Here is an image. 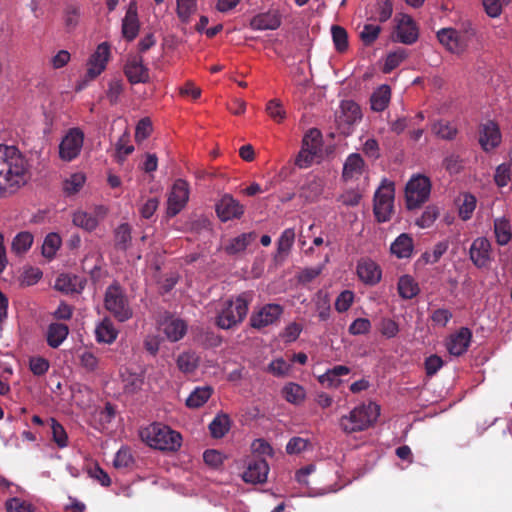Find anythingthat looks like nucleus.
<instances>
[{"instance_id":"4c0bfd02","label":"nucleus","mask_w":512,"mask_h":512,"mask_svg":"<svg viewBox=\"0 0 512 512\" xmlns=\"http://www.w3.org/2000/svg\"><path fill=\"white\" fill-rule=\"evenodd\" d=\"M398 292L403 299H412L418 295L420 288L412 276L403 275L398 281Z\"/></svg>"},{"instance_id":"603ef678","label":"nucleus","mask_w":512,"mask_h":512,"mask_svg":"<svg viewBox=\"0 0 512 512\" xmlns=\"http://www.w3.org/2000/svg\"><path fill=\"white\" fill-rule=\"evenodd\" d=\"M393 13V5L390 0H377L375 3L374 18L379 22H386Z\"/></svg>"},{"instance_id":"20e7f679","label":"nucleus","mask_w":512,"mask_h":512,"mask_svg":"<svg viewBox=\"0 0 512 512\" xmlns=\"http://www.w3.org/2000/svg\"><path fill=\"white\" fill-rule=\"evenodd\" d=\"M140 437L148 446L161 451H177L182 444V436L162 423H152L140 431Z\"/></svg>"},{"instance_id":"5fc2aeb1","label":"nucleus","mask_w":512,"mask_h":512,"mask_svg":"<svg viewBox=\"0 0 512 512\" xmlns=\"http://www.w3.org/2000/svg\"><path fill=\"white\" fill-rule=\"evenodd\" d=\"M86 472L91 479L100 485L104 487L110 486L111 478L97 463L87 466Z\"/></svg>"},{"instance_id":"b1692460","label":"nucleus","mask_w":512,"mask_h":512,"mask_svg":"<svg viewBox=\"0 0 512 512\" xmlns=\"http://www.w3.org/2000/svg\"><path fill=\"white\" fill-rule=\"evenodd\" d=\"M281 25V16L278 11L270 10L254 16L250 21L253 30H275Z\"/></svg>"},{"instance_id":"4be33fe9","label":"nucleus","mask_w":512,"mask_h":512,"mask_svg":"<svg viewBox=\"0 0 512 512\" xmlns=\"http://www.w3.org/2000/svg\"><path fill=\"white\" fill-rule=\"evenodd\" d=\"M139 20L137 14V4L131 1L126 14L122 20V34L128 41L135 39L139 32Z\"/></svg>"},{"instance_id":"c03bdc74","label":"nucleus","mask_w":512,"mask_h":512,"mask_svg":"<svg viewBox=\"0 0 512 512\" xmlns=\"http://www.w3.org/2000/svg\"><path fill=\"white\" fill-rule=\"evenodd\" d=\"M494 233L499 245H506L511 240V230L509 222L505 219H496L494 221Z\"/></svg>"},{"instance_id":"8fccbe9b","label":"nucleus","mask_w":512,"mask_h":512,"mask_svg":"<svg viewBox=\"0 0 512 512\" xmlns=\"http://www.w3.org/2000/svg\"><path fill=\"white\" fill-rule=\"evenodd\" d=\"M265 111L269 117L277 123H281L286 118V111L279 99L268 101Z\"/></svg>"},{"instance_id":"6e6d98bb","label":"nucleus","mask_w":512,"mask_h":512,"mask_svg":"<svg viewBox=\"0 0 512 512\" xmlns=\"http://www.w3.org/2000/svg\"><path fill=\"white\" fill-rule=\"evenodd\" d=\"M438 216L439 209L436 206H427L421 216L416 220V225L420 228H429L433 225Z\"/></svg>"},{"instance_id":"393cba45","label":"nucleus","mask_w":512,"mask_h":512,"mask_svg":"<svg viewBox=\"0 0 512 512\" xmlns=\"http://www.w3.org/2000/svg\"><path fill=\"white\" fill-rule=\"evenodd\" d=\"M390 252L398 259H409L414 253V240L410 234H400L390 245Z\"/></svg>"},{"instance_id":"ea45409f","label":"nucleus","mask_w":512,"mask_h":512,"mask_svg":"<svg viewBox=\"0 0 512 512\" xmlns=\"http://www.w3.org/2000/svg\"><path fill=\"white\" fill-rule=\"evenodd\" d=\"M282 394L287 402L295 405L303 402L306 396L304 388L294 382L287 383L282 389Z\"/></svg>"},{"instance_id":"f3484780","label":"nucleus","mask_w":512,"mask_h":512,"mask_svg":"<svg viewBox=\"0 0 512 512\" xmlns=\"http://www.w3.org/2000/svg\"><path fill=\"white\" fill-rule=\"evenodd\" d=\"M471 340V330L467 327H462L447 338L446 348L451 355L461 356L468 350Z\"/></svg>"},{"instance_id":"cd10ccee","label":"nucleus","mask_w":512,"mask_h":512,"mask_svg":"<svg viewBox=\"0 0 512 512\" xmlns=\"http://www.w3.org/2000/svg\"><path fill=\"white\" fill-rule=\"evenodd\" d=\"M324 190V183L321 179L314 177L309 180L300 189L299 196L307 203L315 202L319 199Z\"/></svg>"},{"instance_id":"39448f33","label":"nucleus","mask_w":512,"mask_h":512,"mask_svg":"<svg viewBox=\"0 0 512 512\" xmlns=\"http://www.w3.org/2000/svg\"><path fill=\"white\" fill-rule=\"evenodd\" d=\"M249 301L245 293L235 300L225 301L216 317L217 326L221 329H230L241 323L247 315Z\"/></svg>"},{"instance_id":"58836bf2","label":"nucleus","mask_w":512,"mask_h":512,"mask_svg":"<svg viewBox=\"0 0 512 512\" xmlns=\"http://www.w3.org/2000/svg\"><path fill=\"white\" fill-rule=\"evenodd\" d=\"M72 222L75 226L86 231L95 230L99 224V220L96 216L82 210L76 211L73 214Z\"/></svg>"},{"instance_id":"c756f323","label":"nucleus","mask_w":512,"mask_h":512,"mask_svg":"<svg viewBox=\"0 0 512 512\" xmlns=\"http://www.w3.org/2000/svg\"><path fill=\"white\" fill-rule=\"evenodd\" d=\"M255 233H242L234 238H231L224 246V251L229 255H236L244 252L250 243L255 239Z\"/></svg>"},{"instance_id":"423d86ee","label":"nucleus","mask_w":512,"mask_h":512,"mask_svg":"<svg viewBox=\"0 0 512 512\" xmlns=\"http://www.w3.org/2000/svg\"><path fill=\"white\" fill-rule=\"evenodd\" d=\"M104 307L119 322H125L133 316V310L128 297L122 287L117 283H113L107 287L104 294Z\"/></svg>"},{"instance_id":"6e6552de","label":"nucleus","mask_w":512,"mask_h":512,"mask_svg":"<svg viewBox=\"0 0 512 512\" xmlns=\"http://www.w3.org/2000/svg\"><path fill=\"white\" fill-rule=\"evenodd\" d=\"M394 183L383 179L374 195V214L379 222H386L391 218L394 201Z\"/></svg>"},{"instance_id":"e2e57ef3","label":"nucleus","mask_w":512,"mask_h":512,"mask_svg":"<svg viewBox=\"0 0 512 512\" xmlns=\"http://www.w3.org/2000/svg\"><path fill=\"white\" fill-rule=\"evenodd\" d=\"M290 370L291 364L285 361L283 358H277L273 360L268 366V371L277 377L287 376Z\"/></svg>"},{"instance_id":"6ab92c4d","label":"nucleus","mask_w":512,"mask_h":512,"mask_svg":"<svg viewBox=\"0 0 512 512\" xmlns=\"http://www.w3.org/2000/svg\"><path fill=\"white\" fill-rule=\"evenodd\" d=\"M159 329L171 342H177L187 332V324L184 320L173 316L165 317L159 324Z\"/></svg>"},{"instance_id":"7ed1b4c3","label":"nucleus","mask_w":512,"mask_h":512,"mask_svg":"<svg viewBox=\"0 0 512 512\" xmlns=\"http://www.w3.org/2000/svg\"><path fill=\"white\" fill-rule=\"evenodd\" d=\"M380 415V406L374 402L354 407L339 419V427L346 434L362 432L373 426Z\"/></svg>"},{"instance_id":"680f3d73","label":"nucleus","mask_w":512,"mask_h":512,"mask_svg":"<svg viewBox=\"0 0 512 512\" xmlns=\"http://www.w3.org/2000/svg\"><path fill=\"white\" fill-rule=\"evenodd\" d=\"M42 271L36 267L26 268L21 276L20 282L23 286H32L38 283V281L42 278Z\"/></svg>"},{"instance_id":"3c124183","label":"nucleus","mask_w":512,"mask_h":512,"mask_svg":"<svg viewBox=\"0 0 512 512\" xmlns=\"http://www.w3.org/2000/svg\"><path fill=\"white\" fill-rule=\"evenodd\" d=\"M331 34L333 43L338 52H344L348 48V34L347 31L338 25L331 27Z\"/></svg>"},{"instance_id":"473e14b6","label":"nucleus","mask_w":512,"mask_h":512,"mask_svg":"<svg viewBox=\"0 0 512 512\" xmlns=\"http://www.w3.org/2000/svg\"><path fill=\"white\" fill-rule=\"evenodd\" d=\"M340 108L341 115L339 116V118L341 122H344L350 126L361 120V109L359 105L354 101H342Z\"/></svg>"},{"instance_id":"2f4dec72","label":"nucleus","mask_w":512,"mask_h":512,"mask_svg":"<svg viewBox=\"0 0 512 512\" xmlns=\"http://www.w3.org/2000/svg\"><path fill=\"white\" fill-rule=\"evenodd\" d=\"M391 99V89L388 85L379 86L371 95V109L375 112L384 111Z\"/></svg>"},{"instance_id":"79ce46f5","label":"nucleus","mask_w":512,"mask_h":512,"mask_svg":"<svg viewBox=\"0 0 512 512\" xmlns=\"http://www.w3.org/2000/svg\"><path fill=\"white\" fill-rule=\"evenodd\" d=\"M131 227L127 223L120 224L114 232V240L116 248L127 250L131 243Z\"/></svg>"},{"instance_id":"1a4fd4ad","label":"nucleus","mask_w":512,"mask_h":512,"mask_svg":"<svg viewBox=\"0 0 512 512\" xmlns=\"http://www.w3.org/2000/svg\"><path fill=\"white\" fill-rule=\"evenodd\" d=\"M84 138V132L80 128H70L59 144L60 159L65 162L76 159L81 153Z\"/></svg>"},{"instance_id":"7c9ffc66","label":"nucleus","mask_w":512,"mask_h":512,"mask_svg":"<svg viewBox=\"0 0 512 512\" xmlns=\"http://www.w3.org/2000/svg\"><path fill=\"white\" fill-rule=\"evenodd\" d=\"M213 388L211 386H198L187 397L186 406L191 409L202 407L212 396Z\"/></svg>"},{"instance_id":"5701e85b","label":"nucleus","mask_w":512,"mask_h":512,"mask_svg":"<svg viewBox=\"0 0 512 512\" xmlns=\"http://www.w3.org/2000/svg\"><path fill=\"white\" fill-rule=\"evenodd\" d=\"M366 165L358 153L350 154L343 165L342 177L344 180H356L359 179L365 172Z\"/></svg>"},{"instance_id":"a211bd4d","label":"nucleus","mask_w":512,"mask_h":512,"mask_svg":"<svg viewBox=\"0 0 512 512\" xmlns=\"http://www.w3.org/2000/svg\"><path fill=\"white\" fill-rule=\"evenodd\" d=\"M470 259L479 268L486 267L491 261V244L484 237L476 238L470 247Z\"/></svg>"},{"instance_id":"4d7b16f0","label":"nucleus","mask_w":512,"mask_h":512,"mask_svg":"<svg viewBox=\"0 0 512 512\" xmlns=\"http://www.w3.org/2000/svg\"><path fill=\"white\" fill-rule=\"evenodd\" d=\"M476 207V198L472 194H464L462 202L459 206V216L463 220H468L471 218L473 211Z\"/></svg>"},{"instance_id":"f03ea898","label":"nucleus","mask_w":512,"mask_h":512,"mask_svg":"<svg viewBox=\"0 0 512 512\" xmlns=\"http://www.w3.org/2000/svg\"><path fill=\"white\" fill-rule=\"evenodd\" d=\"M439 42L452 54L479 52L483 48L482 37L471 24L460 29L442 28L437 32Z\"/></svg>"},{"instance_id":"aec40b11","label":"nucleus","mask_w":512,"mask_h":512,"mask_svg":"<svg viewBox=\"0 0 512 512\" xmlns=\"http://www.w3.org/2000/svg\"><path fill=\"white\" fill-rule=\"evenodd\" d=\"M357 275L365 284L375 285L381 280L382 271L377 263L365 258L357 264Z\"/></svg>"},{"instance_id":"09e8293b","label":"nucleus","mask_w":512,"mask_h":512,"mask_svg":"<svg viewBox=\"0 0 512 512\" xmlns=\"http://www.w3.org/2000/svg\"><path fill=\"white\" fill-rule=\"evenodd\" d=\"M177 3V15L179 19L187 23L193 13H195L197 8L196 0H176Z\"/></svg>"},{"instance_id":"4468645a","label":"nucleus","mask_w":512,"mask_h":512,"mask_svg":"<svg viewBox=\"0 0 512 512\" xmlns=\"http://www.w3.org/2000/svg\"><path fill=\"white\" fill-rule=\"evenodd\" d=\"M216 213L221 221L226 222L240 218L244 213V207L231 195L225 194L216 204Z\"/></svg>"},{"instance_id":"2eb2a0df","label":"nucleus","mask_w":512,"mask_h":512,"mask_svg":"<svg viewBox=\"0 0 512 512\" xmlns=\"http://www.w3.org/2000/svg\"><path fill=\"white\" fill-rule=\"evenodd\" d=\"M396 37L400 43L411 45L418 39V28L414 20L406 14H401L396 18Z\"/></svg>"},{"instance_id":"c85d7f7f","label":"nucleus","mask_w":512,"mask_h":512,"mask_svg":"<svg viewBox=\"0 0 512 512\" xmlns=\"http://www.w3.org/2000/svg\"><path fill=\"white\" fill-rule=\"evenodd\" d=\"M232 421L228 414L219 412L209 424V431L213 438H223L230 430Z\"/></svg>"},{"instance_id":"72a5a7b5","label":"nucleus","mask_w":512,"mask_h":512,"mask_svg":"<svg viewBox=\"0 0 512 512\" xmlns=\"http://www.w3.org/2000/svg\"><path fill=\"white\" fill-rule=\"evenodd\" d=\"M69 328L66 324L51 323L47 329V343L52 348L59 347L67 338Z\"/></svg>"},{"instance_id":"0eeeda50","label":"nucleus","mask_w":512,"mask_h":512,"mask_svg":"<svg viewBox=\"0 0 512 512\" xmlns=\"http://www.w3.org/2000/svg\"><path fill=\"white\" fill-rule=\"evenodd\" d=\"M431 182L424 175L417 174L410 178L405 187L406 206L415 209L426 202L430 196Z\"/></svg>"},{"instance_id":"f257e3e1","label":"nucleus","mask_w":512,"mask_h":512,"mask_svg":"<svg viewBox=\"0 0 512 512\" xmlns=\"http://www.w3.org/2000/svg\"><path fill=\"white\" fill-rule=\"evenodd\" d=\"M28 161L13 145H0V198L15 193L26 183Z\"/></svg>"},{"instance_id":"a18cd8bd","label":"nucleus","mask_w":512,"mask_h":512,"mask_svg":"<svg viewBox=\"0 0 512 512\" xmlns=\"http://www.w3.org/2000/svg\"><path fill=\"white\" fill-rule=\"evenodd\" d=\"M295 241V231L293 228L285 229L277 241L278 255H287Z\"/></svg>"},{"instance_id":"bb28decb","label":"nucleus","mask_w":512,"mask_h":512,"mask_svg":"<svg viewBox=\"0 0 512 512\" xmlns=\"http://www.w3.org/2000/svg\"><path fill=\"white\" fill-rule=\"evenodd\" d=\"M96 340L101 343L111 344L117 336L118 330L110 318H104L95 328Z\"/></svg>"},{"instance_id":"a878e982","label":"nucleus","mask_w":512,"mask_h":512,"mask_svg":"<svg viewBox=\"0 0 512 512\" xmlns=\"http://www.w3.org/2000/svg\"><path fill=\"white\" fill-rule=\"evenodd\" d=\"M350 373V368L344 365H337L328 369L324 374L318 376V381L328 388H337L341 385L342 376Z\"/></svg>"},{"instance_id":"9b49d317","label":"nucleus","mask_w":512,"mask_h":512,"mask_svg":"<svg viewBox=\"0 0 512 512\" xmlns=\"http://www.w3.org/2000/svg\"><path fill=\"white\" fill-rule=\"evenodd\" d=\"M284 309L281 305L269 303L254 311L250 317V325L255 329H262L277 323Z\"/></svg>"},{"instance_id":"dca6fc26","label":"nucleus","mask_w":512,"mask_h":512,"mask_svg":"<svg viewBox=\"0 0 512 512\" xmlns=\"http://www.w3.org/2000/svg\"><path fill=\"white\" fill-rule=\"evenodd\" d=\"M501 140L502 135L497 123L487 121L480 126L479 143L484 151L489 152L495 149L500 145Z\"/></svg>"},{"instance_id":"774afa93","label":"nucleus","mask_w":512,"mask_h":512,"mask_svg":"<svg viewBox=\"0 0 512 512\" xmlns=\"http://www.w3.org/2000/svg\"><path fill=\"white\" fill-rule=\"evenodd\" d=\"M7 512H36L33 506L19 498H12L6 502Z\"/></svg>"},{"instance_id":"f704fd0d","label":"nucleus","mask_w":512,"mask_h":512,"mask_svg":"<svg viewBox=\"0 0 512 512\" xmlns=\"http://www.w3.org/2000/svg\"><path fill=\"white\" fill-rule=\"evenodd\" d=\"M432 132L440 139L452 141L458 134V127L455 122L441 119L433 123Z\"/></svg>"},{"instance_id":"de8ad7c7","label":"nucleus","mask_w":512,"mask_h":512,"mask_svg":"<svg viewBox=\"0 0 512 512\" xmlns=\"http://www.w3.org/2000/svg\"><path fill=\"white\" fill-rule=\"evenodd\" d=\"M177 366L184 373H192L198 366V357L193 352H184L178 356Z\"/></svg>"},{"instance_id":"c9c22d12","label":"nucleus","mask_w":512,"mask_h":512,"mask_svg":"<svg viewBox=\"0 0 512 512\" xmlns=\"http://www.w3.org/2000/svg\"><path fill=\"white\" fill-rule=\"evenodd\" d=\"M56 289L65 293H79L83 289L82 280L73 275L61 274L55 282Z\"/></svg>"},{"instance_id":"412c9836","label":"nucleus","mask_w":512,"mask_h":512,"mask_svg":"<svg viewBox=\"0 0 512 512\" xmlns=\"http://www.w3.org/2000/svg\"><path fill=\"white\" fill-rule=\"evenodd\" d=\"M269 466L264 459H255L249 462L242 478L248 483H263L266 481Z\"/></svg>"},{"instance_id":"49530a36","label":"nucleus","mask_w":512,"mask_h":512,"mask_svg":"<svg viewBox=\"0 0 512 512\" xmlns=\"http://www.w3.org/2000/svg\"><path fill=\"white\" fill-rule=\"evenodd\" d=\"M61 246V238L57 233H49L42 245V255L46 258H53Z\"/></svg>"},{"instance_id":"13d9d810","label":"nucleus","mask_w":512,"mask_h":512,"mask_svg":"<svg viewBox=\"0 0 512 512\" xmlns=\"http://www.w3.org/2000/svg\"><path fill=\"white\" fill-rule=\"evenodd\" d=\"M302 330V324L291 322L284 327L283 331L280 333V337L285 343H292L298 339Z\"/></svg>"},{"instance_id":"37998d69","label":"nucleus","mask_w":512,"mask_h":512,"mask_svg":"<svg viewBox=\"0 0 512 512\" xmlns=\"http://www.w3.org/2000/svg\"><path fill=\"white\" fill-rule=\"evenodd\" d=\"M86 181L82 172L71 174L63 182V190L66 194L72 195L80 191Z\"/></svg>"},{"instance_id":"0e129e2a","label":"nucleus","mask_w":512,"mask_h":512,"mask_svg":"<svg viewBox=\"0 0 512 512\" xmlns=\"http://www.w3.org/2000/svg\"><path fill=\"white\" fill-rule=\"evenodd\" d=\"M133 464V457L128 448H121L115 455L113 465L117 469L129 468Z\"/></svg>"},{"instance_id":"bf43d9fd","label":"nucleus","mask_w":512,"mask_h":512,"mask_svg":"<svg viewBox=\"0 0 512 512\" xmlns=\"http://www.w3.org/2000/svg\"><path fill=\"white\" fill-rule=\"evenodd\" d=\"M381 32V27L376 24H365L360 32V39L365 45H371L376 41Z\"/></svg>"},{"instance_id":"864d4df0","label":"nucleus","mask_w":512,"mask_h":512,"mask_svg":"<svg viewBox=\"0 0 512 512\" xmlns=\"http://www.w3.org/2000/svg\"><path fill=\"white\" fill-rule=\"evenodd\" d=\"M52 438L59 448H65L68 445V435L64 427L54 418L50 419Z\"/></svg>"},{"instance_id":"f8f14e48","label":"nucleus","mask_w":512,"mask_h":512,"mask_svg":"<svg viewBox=\"0 0 512 512\" xmlns=\"http://www.w3.org/2000/svg\"><path fill=\"white\" fill-rule=\"evenodd\" d=\"M109 58V44L106 42L99 44L87 62V78L92 80L99 76L105 70Z\"/></svg>"},{"instance_id":"052dcab7","label":"nucleus","mask_w":512,"mask_h":512,"mask_svg":"<svg viewBox=\"0 0 512 512\" xmlns=\"http://www.w3.org/2000/svg\"><path fill=\"white\" fill-rule=\"evenodd\" d=\"M134 151V147L129 144V136L123 134L116 142V157L119 162L125 160V158Z\"/></svg>"},{"instance_id":"ddd939ff","label":"nucleus","mask_w":512,"mask_h":512,"mask_svg":"<svg viewBox=\"0 0 512 512\" xmlns=\"http://www.w3.org/2000/svg\"><path fill=\"white\" fill-rule=\"evenodd\" d=\"M124 73L131 84L147 83L150 80L149 69L139 55L129 56L124 66Z\"/></svg>"},{"instance_id":"e433bc0d","label":"nucleus","mask_w":512,"mask_h":512,"mask_svg":"<svg viewBox=\"0 0 512 512\" xmlns=\"http://www.w3.org/2000/svg\"><path fill=\"white\" fill-rule=\"evenodd\" d=\"M34 237L28 231L19 232L14 236L11 243V251L17 255L21 256L25 254L32 246Z\"/></svg>"},{"instance_id":"338daca9","label":"nucleus","mask_w":512,"mask_h":512,"mask_svg":"<svg viewBox=\"0 0 512 512\" xmlns=\"http://www.w3.org/2000/svg\"><path fill=\"white\" fill-rule=\"evenodd\" d=\"M310 445V441L308 439L302 437H293L291 438L286 445V452L288 454H299L302 451H305Z\"/></svg>"},{"instance_id":"9d476101","label":"nucleus","mask_w":512,"mask_h":512,"mask_svg":"<svg viewBox=\"0 0 512 512\" xmlns=\"http://www.w3.org/2000/svg\"><path fill=\"white\" fill-rule=\"evenodd\" d=\"M190 195L189 184L183 179H177L167 197L166 213L169 217H174L186 206Z\"/></svg>"},{"instance_id":"69168bd1","label":"nucleus","mask_w":512,"mask_h":512,"mask_svg":"<svg viewBox=\"0 0 512 512\" xmlns=\"http://www.w3.org/2000/svg\"><path fill=\"white\" fill-rule=\"evenodd\" d=\"M80 18V9L75 5H68L64 10V22L67 29H74Z\"/></svg>"},{"instance_id":"a19ab883","label":"nucleus","mask_w":512,"mask_h":512,"mask_svg":"<svg viewBox=\"0 0 512 512\" xmlns=\"http://www.w3.org/2000/svg\"><path fill=\"white\" fill-rule=\"evenodd\" d=\"M321 133L318 129H310L303 137L302 149L318 154L321 151Z\"/></svg>"}]
</instances>
